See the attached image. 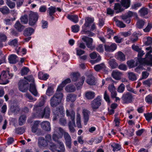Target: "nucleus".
Segmentation results:
<instances>
[{
	"instance_id": "nucleus-1",
	"label": "nucleus",
	"mask_w": 152,
	"mask_h": 152,
	"mask_svg": "<svg viewBox=\"0 0 152 152\" xmlns=\"http://www.w3.org/2000/svg\"><path fill=\"white\" fill-rule=\"evenodd\" d=\"M46 96H42L41 97V101L37 104L34 105V113L32 115V117L42 118L45 117L46 118H49L50 113V109L49 107H45L43 111L41 107L43 106L46 99Z\"/></svg>"
},
{
	"instance_id": "nucleus-2",
	"label": "nucleus",
	"mask_w": 152,
	"mask_h": 152,
	"mask_svg": "<svg viewBox=\"0 0 152 152\" xmlns=\"http://www.w3.org/2000/svg\"><path fill=\"white\" fill-rule=\"evenodd\" d=\"M64 132V130L61 127H56L54 129V133L52 136L53 140L57 142L59 145V148L62 151H64L65 148L63 142L59 140L61 138Z\"/></svg>"
},
{
	"instance_id": "nucleus-3",
	"label": "nucleus",
	"mask_w": 152,
	"mask_h": 152,
	"mask_svg": "<svg viewBox=\"0 0 152 152\" xmlns=\"http://www.w3.org/2000/svg\"><path fill=\"white\" fill-rule=\"evenodd\" d=\"M64 96L62 93H55L50 100V104L51 107H55L58 105L61 102Z\"/></svg>"
},
{
	"instance_id": "nucleus-4",
	"label": "nucleus",
	"mask_w": 152,
	"mask_h": 152,
	"mask_svg": "<svg viewBox=\"0 0 152 152\" xmlns=\"http://www.w3.org/2000/svg\"><path fill=\"white\" fill-rule=\"evenodd\" d=\"M70 77L73 81H77L75 83L77 89H80L83 85L85 80V77L82 76L79 79L80 76V74L78 73H73L70 75Z\"/></svg>"
},
{
	"instance_id": "nucleus-5",
	"label": "nucleus",
	"mask_w": 152,
	"mask_h": 152,
	"mask_svg": "<svg viewBox=\"0 0 152 152\" xmlns=\"http://www.w3.org/2000/svg\"><path fill=\"white\" fill-rule=\"evenodd\" d=\"M94 21L93 18L87 17L85 19V23L82 26V30L81 31L82 34L88 35V36L92 37L94 35V34L91 32L87 31V28L88 27L90 24Z\"/></svg>"
},
{
	"instance_id": "nucleus-6",
	"label": "nucleus",
	"mask_w": 152,
	"mask_h": 152,
	"mask_svg": "<svg viewBox=\"0 0 152 152\" xmlns=\"http://www.w3.org/2000/svg\"><path fill=\"white\" fill-rule=\"evenodd\" d=\"M66 115L68 117L70 118L71 120L68 124L69 131L71 132L74 133L75 131L74 128V127L75 126V112L72 110H66Z\"/></svg>"
},
{
	"instance_id": "nucleus-7",
	"label": "nucleus",
	"mask_w": 152,
	"mask_h": 152,
	"mask_svg": "<svg viewBox=\"0 0 152 152\" xmlns=\"http://www.w3.org/2000/svg\"><path fill=\"white\" fill-rule=\"evenodd\" d=\"M129 0H121V4L116 3L115 4L114 9L117 13L122 12L125 9L128 8L129 7Z\"/></svg>"
},
{
	"instance_id": "nucleus-8",
	"label": "nucleus",
	"mask_w": 152,
	"mask_h": 152,
	"mask_svg": "<svg viewBox=\"0 0 152 152\" xmlns=\"http://www.w3.org/2000/svg\"><path fill=\"white\" fill-rule=\"evenodd\" d=\"M145 49L148 51L145 55V58L141 59L140 61L142 63H145L148 65L152 66V55L151 54L152 52V48L151 47H148Z\"/></svg>"
},
{
	"instance_id": "nucleus-9",
	"label": "nucleus",
	"mask_w": 152,
	"mask_h": 152,
	"mask_svg": "<svg viewBox=\"0 0 152 152\" xmlns=\"http://www.w3.org/2000/svg\"><path fill=\"white\" fill-rule=\"evenodd\" d=\"M13 76L12 74H10L9 71H3L0 75V84L5 85L9 83L7 79Z\"/></svg>"
},
{
	"instance_id": "nucleus-10",
	"label": "nucleus",
	"mask_w": 152,
	"mask_h": 152,
	"mask_svg": "<svg viewBox=\"0 0 152 152\" xmlns=\"http://www.w3.org/2000/svg\"><path fill=\"white\" fill-rule=\"evenodd\" d=\"M29 24L31 26L35 25L38 18V15L37 13L32 11L30 12L29 15Z\"/></svg>"
},
{
	"instance_id": "nucleus-11",
	"label": "nucleus",
	"mask_w": 152,
	"mask_h": 152,
	"mask_svg": "<svg viewBox=\"0 0 152 152\" xmlns=\"http://www.w3.org/2000/svg\"><path fill=\"white\" fill-rule=\"evenodd\" d=\"M132 17H134L135 18H137V14L135 12H132L131 11H129L126 14L123 15L121 17L124 21L126 23L129 24L131 21L130 18Z\"/></svg>"
},
{
	"instance_id": "nucleus-12",
	"label": "nucleus",
	"mask_w": 152,
	"mask_h": 152,
	"mask_svg": "<svg viewBox=\"0 0 152 152\" xmlns=\"http://www.w3.org/2000/svg\"><path fill=\"white\" fill-rule=\"evenodd\" d=\"M101 104V97L98 96L92 101L91 105L92 108L94 110L98 109Z\"/></svg>"
},
{
	"instance_id": "nucleus-13",
	"label": "nucleus",
	"mask_w": 152,
	"mask_h": 152,
	"mask_svg": "<svg viewBox=\"0 0 152 152\" xmlns=\"http://www.w3.org/2000/svg\"><path fill=\"white\" fill-rule=\"evenodd\" d=\"M82 39L84 42L86 43V45L88 48L91 50H93L95 48V46L92 45L93 42L92 38L84 36L83 37Z\"/></svg>"
},
{
	"instance_id": "nucleus-14",
	"label": "nucleus",
	"mask_w": 152,
	"mask_h": 152,
	"mask_svg": "<svg viewBox=\"0 0 152 152\" xmlns=\"http://www.w3.org/2000/svg\"><path fill=\"white\" fill-rule=\"evenodd\" d=\"M45 141L48 142V146H49L50 149L53 151L55 150L56 147L55 144L52 142L51 136L50 134L47 135L45 136Z\"/></svg>"
},
{
	"instance_id": "nucleus-15",
	"label": "nucleus",
	"mask_w": 152,
	"mask_h": 152,
	"mask_svg": "<svg viewBox=\"0 0 152 152\" xmlns=\"http://www.w3.org/2000/svg\"><path fill=\"white\" fill-rule=\"evenodd\" d=\"M28 84L27 82L24 80L20 81L18 83L20 90L22 92H25L27 90V85Z\"/></svg>"
},
{
	"instance_id": "nucleus-16",
	"label": "nucleus",
	"mask_w": 152,
	"mask_h": 152,
	"mask_svg": "<svg viewBox=\"0 0 152 152\" xmlns=\"http://www.w3.org/2000/svg\"><path fill=\"white\" fill-rule=\"evenodd\" d=\"M122 98L124 103H129L132 101V97L130 93L127 92L123 94Z\"/></svg>"
},
{
	"instance_id": "nucleus-17",
	"label": "nucleus",
	"mask_w": 152,
	"mask_h": 152,
	"mask_svg": "<svg viewBox=\"0 0 152 152\" xmlns=\"http://www.w3.org/2000/svg\"><path fill=\"white\" fill-rule=\"evenodd\" d=\"M63 134L64 137L66 141V145L69 148H71V137L67 132H65L64 131Z\"/></svg>"
},
{
	"instance_id": "nucleus-18",
	"label": "nucleus",
	"mask_w": 152,
	"mask_h": 152,
	"mask_svg": "<svg viewBox=\"0 0 152 152\" xmlns=\"http://www.w3.org/2000/svg\"><path fill=\"white\" fill-rule=\"evenodd\" d=\"M94 68L97 72L99 71L100 70H102L105 73H107L108 71L107 68L104 63L95 65L94 66Z\"/></svg>"
},
{
	"instance_id": "nucleus-19",
	"label": "nucleus",
	"mask_w": 152,
	"mask_h": 152,
	"mask_svg": "<svg viewBox=\"0 0 152 152\" xmlns=\"http://www.w3.org/2000/svg\"><path fill=\"white\" fill-rule=\"evenodd\" d=\"M83 114L84 119V123L85 125L87 124L89 118V115L90 112L86 109H84L83 110Z\"/></svg>"
},
{
	"instance_id": "nucleus-20",
	"label": "nucleus",
	"mask_w": 152,
	"mask_h": 152,
	"mask_svg": "<svg viewBox=\"0 0 152 152\" xmlns=\"http://www.w3.org/2000/svg\"><path fill=\"white\" fill-rule=\"evenodd\" d=\"M86 82L88 84L90 85L95 84L94 78L92 76L91 73H90L89 75H87V78L86 80Z\"/></svg>"
},
{
	"instance_id": "nucleus-21",
	"label": "nucleus",
	"mask_w": 152,
	"mask_h": 152,
	"mask_svg": "<svg viewBox=\"0 0 152 152\" xmlns=\"http://www.w3.org/2000/svg\"><path fill=\"white\" fill-rule=\"evenodd\" d=\"M41 127L44 130L47 131H50L51 129L50 125V122L48 121L42 122L41 124Z\"/></svg>"
},
{
	"instance_id": "nucleus-22",
	"label": "nucleus",
	"mask_w": 152,
	"mask_h": 152,
	"mask_svg": "<svg viewBox=\"0 0 152 152\" xmlns=\"http://www.w3.org/2000/svg\"><path fill=\"white\" fill-rule=\"evenodd\" d=\"M38 145L40 147H45L48 146L49 147V146H48V142H46L45 141L44 138L42 137H40L39 138Z\"/></svg>"
},
{
	"instance_id": "nucleus-23",
	"label": "nucleus",
	"mask_w": 152,
	"mask_h": 152,
	"mask_svg": "<svg viewBox=\"0 0 152 152\" xmlns=\"http://www.w3.org/2000/svg\"><path fill=\"white\" fill-rule=\"evenodd\" d=\"M104 48L106 51L113 52L116 49L117 46L115 44L113 43L110 45H105Z\"/></svg>"
},
{
	"instance_id": "nucleus-24",
	"label": "nucleus",
	"mask_w": 152,
	"mask_h": 152,
	"mask_svg": "<svg viewBox=\"0 0 152 152\" xmlns=\"http://www.w3.org/2000/svg\"><path fill=\"white\" fill-rule=\"evenodd\" d=\"M77 95L73 94H69L66 96V101L67 102H74L76 99Z\"/></svg>"
},
{
	"instance_id": "nucleus-25",
	"label": "nucleus",
	"mask_w": 152,
	"mask_h": 152,
	"mask_svg": "<svg viewBox=\"0 0 152 152\" xmlns=\"http://www.w3.org/2000/svg\"><path fill=\"white\" fill-rule=\"evenodd\" d=\"M34 32V30L31 27L26 28L24 31L23 35L26 37L31 36Z\"/></svg>"
},
{
	"instance_id": "nucleus-26",
	"label": "nucleus",
	"mask_w": 152,
	"mask_h": 152,
	"mask_svg": "<svg viewBox=\"0 0 152 152\" xmlns=\"http://www.w3.org/2000/svg\"><path fill=\"white\" fill-rule=\"evenodd\" d=\"M9 60L10 64H14L18 61V59L17 56L15 54H12L9 57Z\"/></svg>"
},
{
	"instance_id": "nucleus-27",
	"label": "nucleus",
	"mask_w": 152,
	"mask_h": 152,
	"mask_svg": "<svg viewBox=\"0 0 152 152\" xmlns=\"http://www.w3.org/2000/svg\"><path fill=\"white\" fill-rule=\"evenodd\" d=\"M53 120H56L58 117V115L60 114H62L63 113L62 109H59L58 110H54L53 112Z\"/></svg>"
},
{
	"instance_id": "nucleus-28",
	"label": "nucleus",
	"mask_w": 152,
	"mask_h": 152,
	"mask_svg": "<svg viewBox=\"0 0 152 152\" xmlns=\"http://www.w3.org/2000/svg\"><path fill=\"white\" fill-rule=\"evenodd\" d=\"M67 18L75 23H77L79 21L78 16L77 15H68Z\"/></svg>"
},
{
	"instance_id": "nucleus-29",
	"label": "nucleus",
	"mask_w": 152,
	"mask_h": 152,
	"mask_svg": "<svg viewBox=\"0 0 152 152\" xmlns=\"http://www.w3.org/2000/svg\"><path fill=\"white\" fill-rule=\"evenodd\" d=\"M112 75L114 78L118 80L120 79L122 74L118 71L115 70L113 72Z\"/></svg>"
},
{
	"instance_id": "nucleus-30",
	"label": "nucleus",
	"mask_w": 152,
	"mask_h": 152,
	"mask_svg": "<svg viewBox=\"0 0 152 152\" xmlns=\"http://www.w3.org/2000/svg\"><path fill=\"white\" fill-rule=\"evenodd\" d=\"M89 56L92 59H95L96 57H97V58L95 61L96 62L99 61L101 59V57L98 54H97L95 52H93L91 53L89 55Z\"/></svg>"
},
{
	"instance_id": "nucleus-31",
	"label": "nucleus",
	"mask_w": 152,
	"mask_h": 152,
	"mask_svg": "<svg viewBox=\"0 0 152 152\" xmlns=\"http://www.w3.org/2000/svg\"><path fill=\"white\" fill-rule=\"evenodd\" d=\"M116 58L120 61H124L126 60L125 55L121 51L117 53L116 56Z\"/></svg>"
},
{
	"instance_id": "nucleus-32",
	"label": "nucleus",
	"mask_w": 152,
	"mask_h": 152,
	"mask_svg": "<svg viewBox=\"0 0 152 152\" xmlns=\"http://www.w3.org/2000/svg\"><path fill=\"white\" fill-rule=\"evenodd\" d=\"M14 27L18 31H21L24 29V26L22 25L19 21H17L14 25Z\"/></svg>"
},
{
	"instance_id": "nucleus-33",
	"label": "nucleus",
	"mask_w": 152,
	"mask_h": 152,
	"mask_svg": "<svg viewBox=\"0 0 152 152\" xmlns=\"http://www.w3.org/2000/svg\"><path fill=\"white\" fill-rule=\"evenodd\" d=\"M29 91L34 95L35 96H37V92L34 83L30 84Z\"/></svg>"
},
{
	"instance_id": "nucleus-34",
	"label": "nucleus",
	"mask_w": 152,
	"mask_h": 152,
	"mask_svg": "<svg viewBox=\"0 0 152 152\" xmlns=\"http://www.w3.org/2000/svg\"><path fill=\"white\" fill-rule=\"evenodd\" d=\"M7 40V37L4 34L0 33V48H1L3 46V42H5Z\"/></svg>"
},
{
	"instance_id": "nucleus-35",
	"label": "nucleus",
	"mask_w": 152,
	"mask_h": 152,
	"mask_svg": "<svg viewBox=\"0 0 152 152\" xmlns=\"http://www.w3.org/2000/svg\"><path fill=\"white\" fill-rule=\"evenodd\" d=\"M39 122L38 121H35L34 124L31 126V131L33 133H35L38 129Z\"/></svg>"
},
{
	"instance_id": "nucleus-36",
	"label": "nucleus",
	"mask_w": 152,
	"mask_h": 152,
	"mask_svg": "<svg viewBox=\"0 0 152 152\" xmlns=\"http://www.w3.org/2000/svg\"><path fill=\"white\" fill-rule=\"evenodd\" d=\"M38 77L40 80H46L48 78L49 75L47 74H44L42 72H40L38 73Z\"/></svg>"
},
{
	"instance_id": "nucleus-37",
	"label": "nucleus",
	"mask_w": 152,
	"mask_h": 152,
	"mask_svg": "<svg viewBox=\"0 0 152 152\" xmlns=\"http://www.w3.org/2000/svg\"><path fill=\"white\" fill-rule=\"evenodd\" d=\"M85 96L86 98L89 99H92L95 96V93L93 91H88L86 93Z\"/></svg>"
},
{
	"instance_id": "nucleus-38",
	"label": "nucleus",
	"mask_w": 152,
	"mask_h": 152,
	"mask_svg": "<svg viewBox=\"0 0 152 152\" xmlns=\"http://www.w3.org/2000/svg\"><path fill=\"white\" fill-rule=\"evenodd\" d=\"M66 91L68 92H74L76 89L75 87L71 84L68 85L65 88Z\"/></svg>"
},
{
	"instance_id": "nucleus-39",
	"label": "nucleus",
	"mask_w": 152,
	"mask_h": 152,
	"mask_svg": "<svg viewBox=\"0 0 152 152\" xmlns=\"http://www.w3.org/2000/svg\"><path fill=\"white\" fill-rule=\"evenodd\" d=\"M138 61L140 64H146V63H142L141 62L140 60H141V59H143V58H141V57L145 54V53L144 52V51L140 49L139 51L138 52ZM145 58H144V59H145Z\"/></svg>"
},
{
	"instance_id": "nucleus-40",
	"label": "nucleus",
	"mask_w": 152,
	"mask_h": 152,
	"mask_svg": "<svg viewBox=\"0 0 152 152\" xmlns=\"http://www.w3.org/2000/svg\"><path fill=\"white\" fill-rule=\"evenodd\" d=\"M8 44L10 46L14 47H17L18 45V41L16 39L9 40L8 42Z\"/></svg>"
},
{
	"instance_id": "nucleus-41",
	"label": "nucleus",
	"mask_w": 152,
	"mask_h": 152,
	"mask_svg": "<svg viewBox=\"0 0 152 152\" xmlns=\"http://www.w3.org/2000/svg\"><path fill=\"white\" fill-rule=\"evenodd\" d=\"M56 8L55 7L51 6L48 8L47 12L50 16L52 17L56 12Z\"/></svg>"
},
{
	"instance_id": "nucleus-42",
	"label": "nucleus",
	"mask_w": 152,
	"mask_h": 152,
	"mask_svg": "<svg viewBox=\"0 0 152 152\" xmlns=\"http://www.w3.org/2000/svg\"><path fill=\"white\" fill-rule=\"evenodd\" d=\"M108 63L111 67L113 69L115 68L118 66L117 64L114 59H110L108 61Z\"/></svg>"
},
{
	"instance_id": "nucleus-43",
	"label": "nucleus",
	"mask_w": 152,
	"mask_h": 152,
	"mask_svg": "<svg viewBox=\"0 0 152 152\" xmlns=\"http://www.w3.org/2000/svg\"><path fill=\"white\" fill-rule=\"evenodd\" d=\"M128 77L129 79L132 81H135L137 79L136 75L133 72H128Z\"/></svg>"
},
{
	"instance_id": "nucleus-44",
	"label": "nucleus",
	"mask_w": 152,
	"mask_h": 152,
	"mask_svg": "<svg viewBox=\"0 0 152 152\" xmlns=\"http://www.w3.org/2000/svg\"><path fill=\"white\" fill-rule=\"evenodd\" d=\"M139 12L140 15L143 17L148 14V10L147 8H142L139 11Z\"/></svg>"
},
{
	"instance_id": "nucleus-45",
	"label": "nucleus",
	"mask_w": 152,
	"mask_h": 152,
	"mask_svg": "<svg viewBox=\"0 0 152 152\" xmlns=\"http://www.w3.org/2000/svg\"><path fill=\"white\" fill-rule=\"evenodd\" d=\"M54 93L53 88L52 87H49L46 90V94L47 96H50L53 94Z\"/></svg>"
},
{
	"instance_id": "nucleus-46",
	"label": "nucleus",
	"mask_w": 152,
	"mask_h": 152,
	"mask_svg": "<svg viewBox=\"0 0 152 152\" xmlns=\"http://www.w3.org/2000/svg\"><path fill=\"white\" fill-rule=\"evenodd\" d=\"M76 121L77 127L79 128H81L82 126L80 123V114L78 113H77V114Z\"/></svg>"
},
{
	"instance_id": "nucleus-47",
	"label": "nucleus",
	"mask_w": 152,
	"mask_h": 152,
	"mask_svg": "<svg viewBox=\"0 0 152 152\" xmlns=\"http://www.w3.org/2000/svg\"><path fill=\"white\" fill-rule=\"evenodd\" d=\"M21 22L24 24H27L28 22V16L26 15H24L21 16L20 18Z\"/></svg>"
},
{
	"instance_id": "nucleus-48",
	"label": "nucleus",
	"mask_w": 152,
	"mask_h": 152,
	"mask_svg": "<svg viewBox=\"0 0 152 152\" xmlns=\"http://www.w3.org/2000/svg\"><path fill=\"white\" fill-rule=\"evenodd\" d=\"M111 146L113 148V151L120 150L121 149V146L118 144L113 143L111 145Z\"/></svg>"
},
{
	"instance_id": "nucleus-49",
	"label": "nucleus",
	"mask_w": 152,
	"mask_h": 152,
	"mask_svg": "<svg viewBox=\"0 0 152 152\" xmlns=\"http://www.w3.org/2000/svg\"><path fill=\"white\" fill-rule=\"evenodd\" d=\"M0 11L3 14H8L9 12V9L7 7H4L0 8Z\"/></svg>"
},
{
	"instance_id": "nucleus-50",
	"label": "nucleus",
	"mask_w": 152,
	"mask_h": 152,
	"mask_svg": "<svg viewBox=\"0 0 152 152\" xmlns=\"http://www.w3.org/2000/svg\"><path fill=\"white\" fill-rule=\"evenodd\" d=\"M145 101L149 104H152V94H150L146 96Z\"/></svg>"
},
{
	"instance_id": "nucleus-51",
	"label": "nucleus",
	"mask_w": 152,
	"mask_h": 152,
	"mask_svg": "<svg viewBox=\"0 0 152 152\" xmlns=\"http://www.w3.org/2000/svg\"><path fill=\"white\" fill-rule=\"evenodd\" d=\"M145 23L142 20H139L137 22V27L139 28H142L144 25Z\"/></svg>"
},
{
	"instance_id": "nucleus-52",
	"label": "nucleus",
	"mask_w": 152,
	"mask_h": 152,
	"mask_svg": "<svg viewBox=\"0 0 152 152\" xmlns=\"http://www.w3.org/2000/svg\"><path fill=\"white\" fill-rule=\"evenodd\" d=\"M26 117L25 115L21 116L19 119V124L20 125H22L24 123L26 120Z\"/></svg>"
},
{
	"instance_id": "nucleus-53",
	"label": "nucleus",
	"mask_w": 152,
	"mask_h": 152,
	"mask_svg": "<svg viewBox=\"0 0 152 152\" xmlns=\"http://www.w3.org/2000/svg\"><path fill=\"white\" fill-rule=\"evenodd\" d=\"M6 4L7 6L11 9L14 8L15 6V3L12 2L10 0H7Z\"/></svg>"
},
{
	"instance_id": "nucleus-54",
	"label": "nucleus",
	"mask_w": 152,
	"mask_h": 152,
	"mask_svg": "<svg viewBox=\"0 0 152 152\" xmlns=\"http://www.w3.org/2000/svg\"><path fill=\"white\" fill-rule=\"evenodd\" d=\"M144 115L146 119L148 121H150L152 119V113H147L144 114Z\"/></svg>"
},
{
	"instance_id": "nucleus-55",
	"label": "nucleus",
	"mask_w": 152,
	"mask_h": 152,
	"mask_svg": "<svg viewBox=\"0 0 152 152\" xmlns=\"http://www.w3.org/2000/svg\"><path fill=\"white\" fill-rule=\"evenodd\" d=\"M29 71L28 69L26 67L23 68L21 70V74L22 75H23L27 74Z\"/></svg>"
},
{
	"instance_id": "nucleus-56",
	"label": "nucleus",
	"mask_w": 152,
	"mask_h": 152,
	"mask_svg": "<svg viewBox=\"0 0 152 152\" xmlns=\"http://www.w3.org/2000/svg\"><path fill=\"white\" fill-rule=\"evenodd\" d=\"M138 37L136 33H134L131 37L130 39L132 42H134L138 40Z\"/></svg>"
},
{
	"instance_id": "nucleus-57",
	"label": "nucleus",
	"mask_w": 152,
	"mask_h": 152,
	"mask_svg": "<svg viewBox=\"0 0 152 152\" xmlns=\"http://www.w3.org/2000/svg\"><path fill=\"white\" fill-rule=\"evenodd\" d=\"M125 89V86L123 84L121 83L118 87V91L120 93H122L124 92Z\"/></svg>"
},
{
	"instance_id": "nucleus-58",
	"label": "nucleus",
	"mask_w": 152,
	"mask_h": 152,
	"mask_svg": "<svg viewBox=\"0 0 152 152\" xmlns=\"http://www.w3.org/2000/svg\"><path fill=\"white\" fill-rule=\"evenodd\" d=\"M69 56L67 53H63L62 54V59L64 61H68Z\"/></svg>"
},
{
	"instance_id": "nucleus-59",
	"label": "nucleus",
	"mask_w": 152,
	"mask_h": 152,
	"mask_svg": "<svg viewBox=\"0 0 152 152\" xmlns=\"http://www.w3.org/2000/svg\"><path fill=\"white\" fill-rule=\"evenodd\" d=\"M104 98L105 100L108 103H110V98L107 91H105L104 95Z\"/></svg>"
},
{
	"instance_id": "nucleus-60",
	"label": "nucleus",
	"mask_w": 152,
	"mask_h": 152,
	"mask_svg": "<svg viewBox=\"0 0 152 152\" xmlns=\"http://www.w3.org/2000/svg\"><path fill=\"white\" fill-rule=\"evenodd\" d=\"M115 23L120 28H124L126 26L125 24L123 22L120 20H116L115 21Z\"/></svg>"
},
{
	"instance_id": "nucleus-61",
	"label": "nucleus",
	"mask_w": 152,
	"mask_h": 152,
	"mask_svg": "<svg viewBox=\"0 0 152 152\" xmlns=\"http://www.w3.org/2000/svg\"><path fill=\"white\" fill-rule=\"evenodd\" d=\"M72 31L74 32H77L79 30V26L76 25L72 26Z\"/></svg>"
},
{
	"instance_id": "nucleus-62",
	"label": "nucleus",
	"mask_w": 152,
	"mask_h": 152,
	"mask_svg": "<svg viewBox=\"0 0 152 152\" xmlns=\"http://www.w3.org/2000/svg\"><path fill=\"white\" fill-rule=\"evenodd\" d=\"M107 37L110 39L111 38V36L113 35L114 33L113 30L111 29L108 28L107 29Z\"/></svg>"
},
{
	"instance_id": "nucleus-63",
	"label": "nucleus",
	"mask_w": 152,
	"mask_h": 152,
	"mask_svg": "<svg viewBox=\"0 0 152 152\" xmlns=\"http://www.w3.org/2000/svg\"><path fill=\"white\" fill-rule=\"evenodd\" d=\"M114 39L115 42L118 43H121L123 40V38L118 36H115L114 37Z\"/></svg>"
},
{
	"instance_id": "nucleus-64",
	"label": "nucleus",
	"mask_w": 152,
	"mask_h": 152,
	"mask_svg": "<svg viewBox=\"0 0 152 152\" xmlns=\"http://www.w3.org/2000/svg\"><path fill=\"white\" fill-rule=\"evenodd\" d=\"M134 61L133 60H131L128 61L127 62V64L128 66L130 68H132L134 66Z\"/></svg>"
}]
</instances>
